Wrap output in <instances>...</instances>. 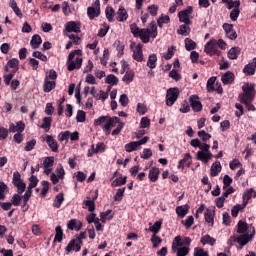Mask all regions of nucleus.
Segmentation results:
<instances>
[{"instance_id":"63","label":"nucleus","mask_w":256,"mask_h":256,"mask_svg":"<svg viewBox=\"0 0 256 256\" xmlns=\"http://www.w3.org/2000/svg\"><path fill=\"white\" fill-rule=\"evenodd\" d=\"M169 77H171V79L174 81H181V74H179V72H177L175 69L169 72Z\"/></svg>"},{"instance_id":"11","label":"nucleus","mask_w":256,"mask_h":256,"mask_svg":"<svg viewBox=\"0 0 256 256\" xmlns=\"http://www.w3.org/2000/svg\"><path fill=\"white\" fill-rule=\"evenodd\" d=\"M65 31L68 33H80L81 32V22L70 21L65 25Z\"/></svg>"},{"instance_id":"40","label":"nucleus","mask_w":256,"mask_h":256,"mask_svg":"<svg viewBox=\"0 0 256 256\" xmlns=\"http://www.w3.org/2000/svg\"><path fill=\"white\" fill-rule=\"evenodd\" d=\"M196 159L198 161H202V163H204L205 165H207V163H209V158L207 157V153L203 152V151H198L196 153Z\"/></svg>"},{"instance_id":"62","label":"nucleus","mask_w":256,"mask_h":256,"mask_svg":"<svg viewBox=\"0 0 256 256\" xmlns=\"http://www.w3.org/2000/svg\"><path fill=\"white\" fill-rule=\"evenodd\" d=\"M119 103L122 105V107H127L129 105V97L127 94H122L119 98Z\"/></svg>"},{"instance_id":"37","label":"nucleus","mask_w":256,"mask_h":256,"mask_svg":"<svg viewBox=\"0 0 256 256\" xmlns=\"http://www.w3.org/2000/svg\"><path fill=\"white\" fill-rule=\"evenodd\" d=\"M55 165V157L53 156H48L44 159L43 161V167L44 169H49Z\"/></svg>"},{"instance_id":"1","label":"nucleus","mask_w":256,"mask_h":256,"mask_svg":"<svg viewBox=\"0 0 256 256\" xmlns=\"http://www.w3.org/2000/svg\"><path fill=\"white\" fill-rule=\"evenodd\" d=\"M119 121H121V119L117 116H100L98 119L94 120V125H99L106 135H110L111 129H113Z\"/></svg>"},{"instance_id":"33","label":"nucleus","mask_w":256,"mask_h":256,"mask_svg":"<svg viewBox=\"0 0 256 256\" xmlns=\"http://www.w3.org/2000/svg\"><path fill=\"white\" fill-rule=\"evenodd\" d=\"M127 183V176H120L112 181L111 187H121Z\"/></svg>"},{"instance_id":"10","label":"nucleus","mask_w":256,"mask_h":256,"mask_svg":"<svg viewBox=\"0 0 256 256\" xmlns=\"http://www.w3.org/2000/svg\"><path fill=\"white\" fill-rule=\"evenodd\" d=\"M189 101L194 113H199L200 111H203V104H201V101H199V96L192 95L190 96Z\"/></svg>"},{"instance_id":"13","label":"nucleus","mask_w":256,"mask_h":256,"mask_svg":"<svg viewBox=\"0 0 256 256\" xmlns=\"http://www.w3.org/2000/svg\"><path fill=\"white\" fill-rule=\"evenodd\" d=\"M44 141H46L48 147L51 149L53 153H59V143L57 142V140L53 138V136L46 135Z\"/></svg>"},{"instance_id":"28","label":"nucleus","mask_w":256,"mask_h":256,"mask_svg":"<svg viewBox=\"0 0 256 256\" xmlns=\"http://www.w3.org/2000/svg\"><path fill=\"white\" fill-rule=\"evenodd\" d=\"M189 205H183V206H178L176 207V214L178 217H180L181 219H183L185 217V215H187L189 213Z\"/></svg>"},{"instance_id":"21","label":"nucleus","mask_w":256,"mask_h":256,"mask_svg":"<svg viewBox=\"0 0 256 256\" xmlns=\"http://www.w3.org/2000/svg\"><path fill=\"white\" fill-rule=\"evenodd\" d=\"M56 86L57 84L55 83V81H49V76L45 77L43 85L44 93H51V91H53V89H55Z\"/></svg>"},{"instance_id":"42","label":"nucleus","mask_w":256,"mask_h":256,"mask_svg":"<svg viewBox=\"0 0 256 256\" xmlns=\"http://www.w3.org/2000/svg\"><path fill=\"white\" fill-rule=\"evenodd\" d=\"M124 147L127 153H133V151H137V147H139V144L137 143V141H133V142L127 143Z\"/></svg>"},{"instance_id":"8","label":"nucleus","mask_w":256,"mask_h":256,"mask_svg":"<svg viewBox=\"0 0 256 256\" xmlns=\"http://www.w3.org/2000/svg\"><path fill=\"white\" fill-rule=\"evenodd\" d=\"M101 15V1L96 0L93 6H89L87 8V16L89 17L90 21H93L95 17H99Z\"/></svg>"},{"instance_id":"51","label":"nucleus","mask_w":256,"mask_h":256,"mask_svg":"<svg viewBox=\"0 0 256 256\" xmlns=\"http://www.w3.org/2000/svg\"><path fill=\"white\" fill-rule=\"evenodd\" d=\"M70 136H71V132L69 130L61 132L58 135V141H60L61 143H63V141H69Z\"/></svg>"},{"instance_id":"41","label":"nucleus","mask_w":256,"mask_h":256,"mask_svg":"<svg viewBox=\"0 0 256 256\" xmlns=\"http://www.w3.org/2000/svg\"><path fill=\"white\" fill-rule=\"evenodd\" d=\"M184 41L186 51H193V49H196L197 43H195V41L190 38H186Z\"/></svg>"},{"instance_id":"5","label":"nucleus","mask_w":256,"mask_h":256,"mask_svg":"<svg viewBox=\"0 0 256 256\" xmlns=\"http://www.w3.org/2000/svg\"><path fill=\"white\" fill-rule=\"evenodd\" d=\"M204 52L206 55H209V57H213V55H221V51L217 48V40L211 39L209 42H207L204 46Z\"/></svg>"},{"instance_id":"6","label":"nucleus","mask_w":256,"mask_h":256,"mask_svg":"<svg viewBox=\"0 0 256 256\" xmlns=\"http://www.w3.org/2000/svg\"><path fill=\"white\" fill-rule=\"evenodd\" d=\"M193 13V6H188L186 9L181 10L178 13V18L180 23H184L186 25H192L193 21H191V14Z\"/></svg>"},{"instance_id":"48","label":"nucleus","mask_w":256,"mask_h":256,"mask_svg":"<svg viewBox=\"0 0 256 256\" xmlns=\"http://www.w3.org/2000/svg\"><path fill=\"white\" fill-rule=\"evenodd\" d=\"M87 114L83 110H78L76 115L77 123H85Z\"/></svg>"},{"instance_id":"31","label":"nucleus","mask_w":256,"mask_h":256,"mask_svg":"<svg viewBox=\"0 0 256 256\" xmlns=\"http://www.w3.org/2000/svg\"><path fill=\"white\" fill-rule=\"evenodd\" d=\"M133 79H135V72L133 70H128L123 76L122 81L129 85V83H133Z\"/></svg>"},{"instance_id":"32","label":"nucleus","mask_w":256,"mask_h":256,"mask_svg":"<svg viewBox=\"0 0 256 256\" xmlns=\"http://www.w3.org/2000/svg\"><path fill=\"white\" fill-rule=\"evenodd\" d=\"M9 7H11L17 17H23V12H21V8L17 6V2L15 0H10Z\"/></svg>"},{"instance_id":"24","label":"nucleus","mask_w":256,"mask_h":256,"mask_svg":"<svg viewBox=\"0 0 256 256\" xmlns=\"http://www.w3.org/2000/svg\"><path fill=\"white\" fill-rule=\"evenodd\" d=\"M241 55V48L239 46L232 47L227 54L228 59L235 60Z\"/></svg>"},{"instance_id":"46","label":"nucleus","mask_w":256,"mask_h":256,"mask_svg":"<svg viewBox=\"0 0 256 256\" xmlns=\"http://www.w3.org/2000/svg\"><path fill=\"white\" fill-rule=\"evenodd\" d=\"M148 31L152 39L157 38V24L155 23V21H152L150 23V28H148Z\"/></svg>"},{"instance_id":"18","label":"nucleus","mask_w":256,"mask_h":256,"mask_svg":"<svg viewBox=\"0 0 256 256\" xmlns=\"http://www.w3.org/2000/svg\"><path fill=\"white\" fill-rule=\"evenodd\" d=\"M161 171L157 167H152L149 170L148 179L151 183H157Z\"/></svg>"},{"instance_id":"38","label":"nucleus","mask_w":256,"mask_h":256,"mask_svg":"<svg viewBox=\"0 0 256 256\" xmlns=\"http://www.w3.org/2000/svg\"><path fill=\"white\" fill-rule=\"evenodd\" d=\"M105 13L109 23H113L115 21V10L113 9V7H107Z\"/></svg>"},{"instance_id":"57","label":"nucleus","mask_w":256,"mask_h":256,"mask_svg":"<svg viewBox=\"0 0 256 256\" xmlns=\"http://www.w3.org/2000/svg\"><path fill=\"white\" fill-rule=\"evenodd\" d=\"M41 185L43 186L42 190H41V195L42 197H45V195H47V193H49V181H45L43 180L41 182Z\"/></svg>"},{"instance_id":"64","label":"nucleus","mask_w":256,"mask_h":256,"mask_svg":"<svg viewBox=\"0 0 256 256\" xmlns=\"http://www.w3.org/2000/svg\"><path fill=\"white\" fill-rule=\"evenodd\" d=\"M194 256H209V252L205 251L203 248H195Z\"/></svg>"},{"instance_id":"20","label":"nucleus","mask_w":256,"mask_h":256,"mask_svg":"<svg viewBox=\"0 0 256 256\" xmlns=\"http://www.w3.org/2000/svg\"><path fill=\"white\" fill-rule=\"evenodd\" d=\"M117 21L123 23L129 19V14L127 13V10L123 6H119V9L117 11Z\"/></svg>"},{"instance_id":"14","label":"nucleus","mask_w":256,"mask_h":256,"mask_svg":"<svg viewBox=\"0 0 256 256\" xmlns=\"http://www.w3.org/2000/svg\"><path fill=\"white\" fill-rule=\"evenodd\" d=\"M252 197H254V198L256 197V191L253 188H249L243 194L242 207H247V204L249 203V201Z\"/></svg>"},{"instance_id":"52","label":"nucleus","mask_w":256,"mask_h":256,"mask_svg":"<svg viewBox=\"0 0 256 256\" xmlns=\"http://www.w3.org/2000/svg\"><path fill=\"white\" fill-rule=\"evenodd\" d=\"M255 69L256 68L253 66V64L249 63L243 68V73H245V75H253L255 73Z\"/></svg>"},{"instance_id":"7","label":"nucleus","mask_w":256,"mask_h":256,"mask_svg":"<svg viewBox=\"0 0 256 256\" xmlns=\"http://www.w3.org/2000/svg\"><path fill=\"white\" fill-rule=\"evenodd\" d=\"M179 95H180L179 88L175 87V88L168 89L166 94V105L168 107H173L177 99H179Z\"/></svg>"},{"instance_id":"49","label":"nucleus","mask_w":256,"mask_h":256,"mask_svg":"<svg viewBox=\"0 0 256 256\" xmlns=\"http://www.w3.org/2000/svg\"><path fill=\"white\" fill-rule=\"evenodd\" d=\"M215 81H217L216 77H211L208 79L206 87L209 93H211V91H215Z\"/></svg>"},{"instance_id":"25","label":"nucleus","mask_w":256,"mask_h":256,"mask_svg":"<svg viewBox=\"0 0 256 256\" xmlns=\"http://www.w3.org/2000/svg\"><path fill=\"white\" fill-rule=\"evenodd\" d=\"M221 169H222L221 162L219 161L214 162L210 168L211 177H217V175L221 173Z\"/></svg>"},{"instance_id":"58","label":"nucleus","mask_w":256,"mask_h":256,"mask_svg":"<svg viewBox=\"0 0 256 256\" xmlns=\"http://www.w3.org/2000/svg\"><path fill=\"white\" fill-rule=\"evenodd\" d=\"M191 159H192L191 154L186 153L184 155V158L181 159L180 161H182V163H184V165L189 168V167H191V164H192Z\"/></svg>"},{"instance_id":"4","label":"nucleus","mask_w":256,"mask_h":256,"mask_svg":"<svg viewBox=\"0 0 256 256\" xmlns=\"http://www.w3.org/2000/svg\"><path fill=\"white\" fill-rule=\"evenodd\" d=\"M172 251L176 253L177 256H187L189 255L190 249L189 247H181V236H176L172 243Z\"/></svg>"},{"instance_id":"53","label":"nucleus","mask_w":256,"mask_h":256,"mask_svg":"<svg viewBox=\"0 0 256 256\" xmlns=\"http://www.w3.org/2000/svg\"><path fill=\"white\" fill-rule=\"evenodd\" d=\"M162 241L163 240L161 239V237H159L155 234L151 237V243H152L154 249H157V247H159V245H161Z\"/></svg>"},{"instance_id":"9","label":"nucleus","mask_w":256,"mask_h":256,"mask_svg":"<svg viewBox=\"0 0 256 256\" xmlns=\"http://www.w3.org/2000/svg\"><path fill=\"white\" fill-rule=\"evenodd\" d=\"M230 245H233V243H238L239 247L238 249H243L245 245L249 243V236L246 234H240V235H232L229 239Z\"/></svg>"},{"instance_id":"60","label":"nucleus","mask_w":256,"mask_h":256,"mask_svg":"<svg viewBox=\"0 0 256 256\" xmlns=\"http://www.w3.org/2000/svg\"><path fill=\"white\" fill-rule=\"evenodd\" d=\"M32 56L35 57L36 59H40V61L47 62V55L41 53L40 51H35L32 53Z\"/></svg>"},{"instance_id":"50","label":"nucleus","mask_w":256,"mask_h":256,"mask_svg":"<svg viewBox=\"0 0 256 256\" xmlns=\"http://www.w3.org/2000/svg\"><path fill=\"white\" fill-rule=\"evenodd\" d=\"M125 187L123 188H119L116 192V194L114 195V201H118L121 202L123 201V196L125 195Z\"/></svg>"},{"instance_id":"22","label":"nucleus","mask_w":256,"mask_h":256,"mask_svg":"<svg viewBox=\"0 0 256 256\" xmlns=\"http://www.w3.org/2000/svg\"><path fill=\"white\" fill-rule=\"evenodd\" d=\"M236 231L239 235H245L249 230V224L243 220H239L236 225Z\"/></svg>"},{"instance_id":"44","label":"nucleus","mask_w":256,"mask_h":256,"mask_svg":"<svg viewBox=\"0 0 256 256\" xmlns=\"http://www.w3.org/2000/svg\"><path fill=\"white\" fill-rule=\"evenodd\" d=\"M105 83H107L108 85H118L119 78H117V76H115L114 74H109L106 77Z\"/></svg>"},{"instance_id":"16","label":"nucleus","mask_w":256,"mask_h":256,"mask_svg":"<svg viewBox=\"0 0 256 256\" xmlns=\"http://www.w3.org/2000/svg\"><path fill=\"white\" fill-rule=\"evenodd\" d=\"M83 227V222L77 219H71L67 223V228L70 229V231H81Z\"/></svg>"},{"instance_id":"54","label":"nucleus","mask_w":256,"mask_h":256,"mask_svg":"<svg viewBox=\"0 0 256 256\" xmlns=\"http://www.w3.org/2000/svg\"><path fill=\"white\" fill-rule=\"evenodd\" d=\"M83 203L86 207H88V211L90 213H93V211H95V200H85Z\"/></svg>"},{"instance_id":"29","label":"nucleus","mask_w":256,"mask_h":256,"mask_svg":"<svg viewBox=\"0 0 256 256\" xmlns=\"http://www.w3.org/2000/svg\"><path fill=\"white\" fill-rule=\"evenodd\" d=\"M41 43H43V39H41V36L39 34L32 36V39L30 41L32 49H39V45H41Z\"/></svg>"},{"instance_id":"35","label":"nucleus","mask_w":256,"mask_h":256,"mask_svg":"<svg viewBox=\"0 0 256 256\" xmlns=\"http://www.w3.org/2000/svg\"><path fill=\"white\" fill-rule=\"evenodd\" d=\"M162 225H163V221L158 220L148 229V231H151V233H154V235H157V233L161 231Z\"/></svg>"},{"instance_id":"59","label":"nucleus","mask_w":256,"mask_h":256,"mask_svg":"<svg viewBox=\"0 0 256 256\" xmlns=\"http://www.w3.org/2000/svg\"><path fill=\"white\" fill-rule=\"evenodd\" d=\"M198 137H200V139L205 142L209 141V139H211L212 136L211 134L205 132V130H201L198 132Z\"/></svg>"},{"instance_id":"56","label":"nucleus","mask_w":256,"mask_h":256,"mask_svg":"<svg viewBox=\"0 0 256 256\" xmlns=\"http://www.w3.org/2000/svg\"><path fill=\"white\" fill-rule=\"evenodd\" d=\"M240 13H241V10H239V8H234L230 12V19H231V21H237V19H239Z\"/></svg>"},{"instance_id":"39","label":"nucleus","mask_w":256,"mask_h":256,"mask_svg":"<svg viewBox=\"0 0 256 256\" xmlns=\"http://www.w3.org/2000/svg\"><path fill=\"white\" fill-rule=\"evenodd\" d=\"M51 123H53V118L51 117H44L43 123L41 125V129H45L46 133L51 129Z\"/></svg>"},{"instance_id":"43","label":"nucleus","mask_w":256,"mask_h":256,"mask_svg":"<svg viewBox=\"0 0 256 256\" xmlns=\"http://www.w3.org/2000/svg\"><path fill=\"white\" fill-rule=\"evenodd\" d=\"M204 217L206 223H211L213 225V223L215 222L214 212L212 210L207 209L204 213Z\"/></svg>"},{"instance_id":"27","label":"nucleus","mask_w":256,"mask_h":256,"mask_svg":"<svg viewBox=\"0 0 256 256\" xmlns=\"http://www.w3.org/2000/svg\"><path fill=\"white\" fill-rule=\"evenodd\" d=\"M63 201H65V195L63 194V192H60L55 196L53 207H55V209H61V205H63Z\"/></svg>"},{"instance_id":"34","label":"nucleus","mask_w":256,"mask_h":256,"mask_svg":"<svg viewBox=\"0 0 256 256\" xmlns=\"http://www.w3.org/2000/svg\"><path fill=\"white\" fill-rule=\"evenodd\" d=\"M56 234L54 237V243H61L63 241V228L61 226H56L55 228Z\"/></svg>"},{"instance_id":"17","label":"nucleus","mask_w":256,"mask_h":256,"mask_svg":"<svg viewBox=\"0 0 256 256\" xmlns=\"http://www.w3.org/2000/svg\"><path fill=\"white\" fill-rule=\"evenodd\" d=\"M134 61L138 63L143 62V44H137L136 50L133 51L132 55Z\"/></svg>"},{"instance_id":"19","label":"nucleus","mask_w":256,"mask_h":256,"mask_svg":"<svg viewBox=\"0 0 256 256\" xmlns=\"http://www.w3.org/2000/svg\"><path fill=\"white\" fill-rule=\"evenodd\" d=\"M221 81L224 85H231V83L235 81V74L231 71H227L226 73L222 74Z\"/></svg>"},{"instance_id":"55","label":"nucleus","mask_w":256,"mask_h":256,"mask_svg":"<svg viewBox=\"0 0 256 256\" xmlns=\"http://www.w3.org/2000/svg\"><path fill=\"white\" fill-rule=\"evenodd\" d=\"M163 23L168 24L171 23V18L168 15L162 16L157 20L158 27H163Z\"/></svg>"},{"instance_id":"2","label":"nucleus","mask_w":256,"mask_h":256,"mask_svg":"<svg viewBox=\"0 0 256 256\" xmlns=\"http://www.w3.org/2000/svg\"><path fill=\"white\" fill-rule=\"evenodd\" d=\"M75 55H79V57H76L75 59ZM81 55H83V51L81 49L70 52L67 60L68 71H75V69H81L83 65V58H81ZM73 59H75V61H73Z\"/></svg>"},{"instance_id":"3","label":"nucleus","mask_w":256,"mask_h":256,"mask_svg":"<svg viewBox=\"0 0 256 256\" xmlns=\"http://www.w3.org/2000/svg\"><path fill=\"white\" fill-rule=\"evenodd\" d=\"M242 91L238 96L240 103H245L247 101H255V86L253 84L246 83L242 86Z\"/></svg>"},{"instance_id":"26","label":"nucleus","mask_w":256,"mask_h":256,"mask_svg":"<svg viewBox=\"0 0 256 256\" xmlns=\"http://www.w3.org/2000/svg\"><path fill=\"white\" fill-rule=\"evenodd\" d=\"M200 243H202V245H210V247H213L215 246V243H217V239L211 237L209 234H206L201 238Z\"/></svg>"},{"instance_id":"47","label":"nucleus","mask_w":256,"mask_h":256,"mask_svg":"<svg viewBox=\"0 0 256 256\" xmlns=\"http://www.w3.org/2000/svg\"><path fill=\"white\" fill-rule=\"evenodd\" d=\"M193 223H195V218H193V216H188L186 220L181 221V224L185 226L186 229H191Z\"/></svg>"},{"instance_id":"30","label":"nucleus","mask_w":256,"mask_h":256,"mask_svg":"<svg viewBox=\"0 0 256 256\" xmlns=\"http://www.w3.org/2000/svg\"><path fill=\"white\" fill-rule=\"evenodd\" d=\"M191 24H182L179 26V29L177 30L178 35H183V37H187L189 33H191V27H189Z\"/></svg>"},{"instance_id":"12","label":"nucleus","mask_w":256,"mask_h":256,"mask_svg":"<svg viewBox=\"0 0 256 256\" xmlns=\"http://www.w3.org/2000/svg\"><path fill=\"white\" fill-rule=\"evenodd\" d=\"M222 28L224 29L227 37L231 39V41H235V39H237V31L233 29V24L224 23Z\"/></svg>"},{"instance_id":"15","label":"nucleus","mask_w":256,"mask_h":256,"mask_svg":"<svg viewBox=\"0 0 256 256\" xmlns=\"http://www.w3.org/2000/svg\"><path fill=\"white\" fill-rule=\"evenodd\" d=\"M65 251L67 255H69L71 251H76V253H79V251H81V244H77V240L72 239L66 246Z\"/></svg>"},{"instance_id":"61","label":"nucleus","mask_w":256,"mask_h":256,"mask_svg":"<svg viewBox=\"0 0 256 256\" xmlns=\"http://www.w3.org/2000/svg\"><path fill=\"white\" fill-rule=\"evenodd\" d=\"M130 31L134 37H139V33H141V28L137 27L135 23L130 25Z\"/></svg>"},{"instance_id":"36","label":"nucleus","mask_w":256,"mask_h":256,"mask_svg":"<svg viewBox=\"0 0 256 256\" xmlns=\"http://www.w3.org/2000/svg\"><path fill=\"white\" fill-rule=\"evenodd\" d=\"M147 67L155 69L157 67V54H151L147 61Z\"/></svg>"},{"instance_id":"23","label":"nucleus","mask_w":256,"mask_h":256,"mask_svg":"<svg viewBox=\"0 0 256 256\" xmlns=\"http://www.w3.org/2000/svg\"><path fill=\"white\" fill-rule=\"evenodd\" d=\"M138 37L141 39L142 43H149V39H151L149 28H142L138 34Z\"/></svg>"},{"instance_id":"45","label":"nucleus","mask_w":256,"mask_h":256,"mask_svg":"<svg viewBox=\"0 0 256 256\" xmlns=\"http://www.w3.org/2000/svg\"><path fill=\"white\" fill-rule=\"evenodd\" d=\"M23 199V196H21V194H14L11 198V202L12 205H14V207H19V205H21V200Z\"/></svg>"}]
</instances>
